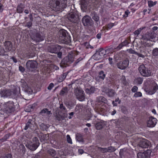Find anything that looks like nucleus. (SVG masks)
Instances as JSON below:
<instances>
[{
    "label": "nucleus",
    "mask_w": 158,
    "mask_h": 158,
    "mask_svg": "<svg viewBox=\"0 0 158 158\" xmlns=\"http://www.w3.org/2000/svg\"><path fill=\"white\" fill-rule=\"evenodd\" d=\"M54 84L52 83H50L47 87V89L48 90H51L54 87Z\"/></svg>",
    "instance_id": "obj_53"
},
{
    "label": "nucleus",
    "mask_w": 158,
    "mask_h": 158,
    "mask_svg": "<svg viewBox=\"0 0 158 158\" xmlns=\"http://www.w3.org/2000/svg\"><path fill=\"white\" fill-rule=\"evenodd\" d=\"M4 111L7 114H9L15 110L13 102L9 101L5 103L4 105Z\"/></svg>",
    "instance_id": "obj_8"
},
{
    "label": "nucleus",
    "mask_w": 158,
    "mask_h": 158,
    "mask_svg": "<svg viewBox=\"0 0 158 158\" xmlns=\"http://www.w3.org/2000/svg\"><path fill=\"white\" fill-rule=\"evenodd\" d=\"M121 81L122 83L124 85H127V82L126 80V78L125 76L122 77L121 78Z\"/></svg>",
    "instance_id": "obj_41"
},
{
    "label": "nucleus",
    "mask_w": 158,
    "mask_h": 158,
    "mask_svg": "<svg viewBox=\"0 0 158 158\" xmlns=\"http://www.w3.org/2000/svg\"><path fill=\"white\" fill-rule=\"evenodd\" d=\"M24 7L23 5L22 4L20 3L19 5L17 8V13H22L24 10Z\"/></svg>",
    "instance_id": "obj_31"
},
{
    "label": "nucleus",
    "mask_w": 158,
    "mask_h": 158,
    "mask_svg": "<svg viewBox=\"0 0 158 158\" xmlns=\"http://www.w3.org/2000/svg\"><path fill=\"white\" fill-rule=\"evenodd\" d=\"M44 69L45 73H50L51 71L50 68L47 67H44Z\"/></svg>",
    "instance_id": "obj_52"
},
{
    "label": "nucleus",
    "mask_w": 158,
    "mask_h": 158,
    "mask_svg": "<svg viewBox=\"0 0 158 158\" xmlns=\"http://www.w3.org/2000/svg\"><path fill=\"white\" fill-rule=\"evenodd\" d=\"M68 18L69 20L72 23H76L78 21V16L75 14L71 12L68 16Z\"/></svg>",
    "instance_id": "obj_10"
},
{
    "label": "nucleus",
    "mask_w": 158,
    "mask_h": 158,
    "mask_svg": "<svg viewBox=\"0 0 158 158\" xmlns=\"http://www.w3.org/2000/svg\"><path fill=\"white\" fill-rule=\"evenodd\" d=\"M76 139L77 141L80 142L84 143V142L83 135L80 133H77L76 134Z\"/></svg>",
    "instance_id": "obj_26"
},
{
    "label": "nucleus",
    "mask_w": 158,
    "mask_h": 158,
    "mask_svg": "<svg viewBox=\"0 0 158 158\" xmlns=\"http://www.w3.org/2000/svg\"><path fill=\"white\" fill-rule=\"evenodd\" d=\"M157 85L154 83L153 84L152 91L149 92V94H152L155 93L158 89Z\"/></svg>",
    "instance_id": "obj_30"
},
{
    "label": "nucleus",
    "mask_w": 158,
    "mask_h": 158,
    "mask_svg": "<svg viewBox=\"0 0 158 158\" xmlns=\"http://www.w3.org/2000/svg\"><path fill=\"white\" fill-rule=\"evenodd\" d=\"M102 35V33L101 32H99L97 35L96 37L98 39H100L101 38Z\"/></svg>",
    "instance_id": "obj_62"
},
{
    "label": "nucleus",
    "mask_w": 158,
    "mask_h": 158,
    "mask_svg": "<svg viewBox=\"0 0 158 158\" xmlns=\"http://www.w3.org/2000/svg\"><path fill=\"white\" fill-rule=\"evenodd\" d=\"M32 106H29L28 108H29V109L27 108H26L25 109V111L27 112H30L31 110V109H32Z\"/></svg>",
    "instance_id": "obj_60"
},
{
    "label": "nucleus",
    "mask_w": 158,
    "mask_h": 158,
    "mask_svg": "<svg viewBox=\"0 0 158 158\" xmlns=\"http://www.w3.org/2000/svg\"><path fill=\"white\" fill-rule=\"evenodd\" d=\"M107 152H114L115 150V148L112 146H110L107 148Z\"/></svg>",
    "instance_id": "obj_42"
},
{
    "label": "nucleus",
    "mask_w": 158,
    "mask_h": 158,
    "mask_svg": "<svg viewBox=\"0 0 158 158\" xmlns=\"http://www.w3.org/2000/svg\"><path fill=\"white\" fill-rule=\"evenodd\" d=\"M143 29V28H140L139 29H138L136 30L134 32V34L135 35H137L138 36L140 33L141 31Z\"/></svg>",
    "instance_id": "obj_45"
},
{
    "label": "nucleus",
    "mask_w": 158,
    "mask_h": 158,
    "mask_svg": "<svg viewBox=\"0 0 158 158\" xmlns=\"http://www.w3.org/2000/svg\"><path fill=\"white\" fill-rule=\"evenodd\" d=\"M105 92L109 97L114 96L116 94L114 90L112 89H107L105 90Z\"/></svg>",
    "instance_id": "obj_24"
},
{
    "label": "nucleus",
    "mask_w": 158,
    "mask_h": 158,
    "mask_svg": "<svg viewBox=\"0 0 158 158\" xmlns=\"http://www.w3.org/2000/svg\"><path fill=\"white\" fill-rule=\"evenodd\" d=\"M106 51L103 48H100L97 50L93 56V58L96 60H98L105 57Z\"/></svg>",
    "instance_id": "obj_5"
},
{
    "label": "nucleus",
    "mask_w": 158,
    "mask_h": 158,
    "mask_svg": "<svg viewBox=\"0 0 158 158\" xmlns=\"http://www.w3.org/2000/svg\"><path fill=\"white\" fill-rule=\"evenodd\" d=\"M67 139V142L71 144L72 143V139H71L70 136L69 135H67L66 136Z\"/></svg>",
    "instance_id": "obj_50"
},
{
    "label": "nucleus",
    "mask_w": 158,
    "mask_h": 158,
    "mask_svg": "<svg viewBox=\"0 0 158 158\" xmlns=\"http://www.w3.org/2000/svg\"><path fill=\"white\" fill-rule=\"evenodd\" d=\"M142 95V93L140 92H137L135 93L134 95V96L135 97L137 98L141 96Z\"/></svg>",
    "instance_id": "obj_55"
},
{
    "label": "nucleus",
    "mask_w": 158,
    "mask_h": 158,
    "mask_svg": "<svg viewBox=\"0 0 158 158\" xmlns=\"http://www.w3.org/2000/svg\"><path fill=\"white\" fill-rule=\"evenodd\" d=\"M75 93L77 99H85V93L83 90L76 89L75 90Z\"/></svg>",
    "instance_id": "obj_14"
},
{
    "label": "nucleus",
    "mask_w": 158,
    "mask_h": 158,
    "mask_svg": "<svg viewBox=\"0 0 158 158\" xmlns=\"http://www.w3.org/2000/svg\"><path fill=\"white\" fill-rule=\"evenodd\" d=\"M137 156L138 158H144L145 157L144 154L141 152L138 153Z\"/></svg>",
    "instance_id": "obj_49"
},
{
    "label": "nucleus",
    "mask_w": 158,
    "mask_h": 158,
    "mask_svg": "<svg viewBox=\"0 0 158 158\" xmlns=\"http://www.w3.org/2000/svg\"><path fill=\"white\" fill-rule=\"evenodd\" d=\"M60 108L61 110V111H62L63 113H66L67 112V110L64 106H63V104H61L60 105Z\"/></svg>",
    "instance_id": "obj_44"
},
{
    "label": "nucleus",
    "mask_w": 158,
    "mask_h": 158,
    "mask_svg": "<svg viewBox=\"0 0 158 158\" xmlns=\"http://www.w3.org/2000/svg\"><path fill=\"white\" fill-rule=\"evenodd\" d=\"M138 69L141 75L143 77H148L151 75V70L146 67L144 65H141Z\"/></svg>",
    "instance_id": "obj_7"
},
{
    "label": "nucleus",
    "mask_w": 158,
    "mask_h": 158,
    "mask_svg": "<svg viewBox=\"0 0 158 158\" xmlns=\"http://www.w3.org/2000/svg\"><path fill=\"white\" fill-rule=\"evenodd\" d=\"M128 52L132 54H136L137 52L132 48H130L128 50Z\"/></svg>",
    "instance_id": "obj_56"
},
{
    "label": "nucleus",
    "mask_w": 158,
    "mask_h": 158,
    "mask_svg": "<svg viewBox=\"0 0 158 158\" xmlns=\"http://www.w3.org/2000/svg\"><path fill=\"white\" fill-rule=\"evenodd\" d=\"M98 149L99 151L102 153H104L107 152V148H104L100 147H98Z\"/></svg>",
    "instance_id": "obj_43"
},
{
    "label": "nucleus",
    "mask_w": 158,
    "mask_h": 158,
    "mask_svg": "<svg viewBox=\"0 0 158 158\" xmlns=\"http://www.w3.org/2000/svg\"><path fill=\"white\" fill-rule=\"evenodd\" d=\"M82 23L85 26H89L92 25L90 18L88 16H84L82 19Z\"/></svg>",
    "instance_id": "obj_17"
},
{
    "label": "nucleus",
    "mask_w": 158,
    "mask_h": 158,
    "mask_svg": "<svg viewBox=\"0 0 158 158\" xmlns=\"http://www.w3.org/2000/svg\"><path fill=\"white\" fill-rule=\"evenodd\" d=\"M26 88L25 89V91L27 92L28 94H31L33 93V90L28 85H27L26 86Z\"/></svg>",
    "instance_id": "obj_38"
},
{
    "label": "nucleus",
    "mask_w": 158,
    "mask_h": 158,
    "mask_svg": "<svg viewBox=\"0 0 158 158\" xmlns=\"http://www.w3.org/2000/svg\"><path fill=\"white\" fill-rule=\"evenodd\" d=\"M155 36L156 34L154 33L148 32L143 36V38L144 40L152 41Z\"/></svg>",
    "instance_id": "obj_11"
},
{
    "label": "nucleus",
    "mask_w": 158,
    "mask_h": 158,
    "mask_svg": "<svg viewBox=\"0 0 158 158\" xmlns=\"http://www.w3.org/2000/svg\"><path fill=\"white\" fill-rule=\"evenodd\" d=\"M130 38H127L119 44L117 47V48H118L121 49L123 46H127L130 43Z\"/></svg>",
    "instance_id": "obj_23"
},
{
    "label": "nucleus",
    "mask_w": 158,
    "mask_h": 158,
    "mask_svg": "<svg viewBox=\"0 0 158 158\" xmlns=\"http://www.w3.org/2000/svg\"><path fill=\"white\" fill-rule=\"evenodd\" d=\"M50 6L56 11H62L66 6L65 1L64 0H52L50 2Z\"/></svg>",
    "instance_id": "obj_1"
},
{
    "label": "nucleus",
    "mask_w": 158,
    "mask_h": 158,
    "mask_svg": "<svg viewBox=\"0 0 158 158\" xmlns=\"http://www.w3.org/2000/svg\"><path fill=\"white\" fill-rule=\"evenodd\" d=\"M138 145L142 148H147L149 146V141L146 139H143L140 141Z\"/></svg>",
    "instance_id": "obj_19"
},
{
    "label": "nucleus",
    "mask_w": 158,
    "mask_h": 158,
    "mask_svg": "<svg viewBox=\"0 0 158 158\" xmlns=\"http://www.w3.org/2000/svg\"><path fill=\"white\" fill-rule=\"evenodd\" d=\"M152 54L154 56H158V48H155L153 50Z\"/></svg>",
    "instance_id": "obj_40"
},
{
    "label": "nucleus",
    "mask_w": 158,
    "mask_h": 158,
    "mask_svg": "<svg viewBox=\"0 0 158 158\" xmlns=\"http://www.w3.org/2000/svg\"><path fill=\"white\" fill-rule=\"evenodd\" d=\"M19 70L22 72H23L25 71V69L22 66H20L19 67Z\"/></svg>",
    "instance_id": "obj_61"
},
{
    "label": "nucleus",
    "mask_w": 158,
    "mask_h": 158,
    "mask_svg": "<svg viewBox=\"0 0 158 158\" xmlns=\"http://www.w3.org/2000/svg\"><path fill=\"white\" fill-rule=\"evenodd\" d=\"M0 94L2 97H3L4 98H11L10 96L12 94V92L9 90H2L1 91Z\"/></svg>",
    "instance_id": "obj_18"
},
{
    "label": "nucleus",
    "mask_w": 158,
    "mask_h": 158,
    "mask_svg": "<svg viewBox=\"0 0 158 158\" xmlns=\"http://www.w3.org/2000/svg\"><path fill=\"white\" fill-rule=\"evenodd\" d=\"M157 3V1L153 2L152 1L150 0L148 1V6L149 7H151L155 5Z\"/></svg>",
    "instance_id": "obj_35"
},
{
    "label": "nucleus",
    "mask_w": 158,
    "mask_h": 158,
    "mask_svg": "<svg viewBox=\"0 0 158 158\" xmlns=\"http://www.w3.org/2000/svg\"><path fill=\"white\" fill-rule=\"evenodd\" d=\"M20 89L19 87H18L14 89V94L15 96L14 99H25L22 96L20 93Z\"/></svg>",
    "instance_id": "obj_16"
},
{
    "label": "nucleus",
    "mask_w": 158,
    "mask_h": 158,
    "mask_svg": "<svg viewBox=\"0 0 158 158\" xmlns=\"http://www.w3.org/2000/svg\"><path fill=\"white\" fill-rule=\"evenodd\" d=\"M61 49V47L58 45H52L47 48L48 52L52 53H57Z\"/></svg>",
    "instance_id": "obj_9"
},
{
    "label": "nucleus",
    "mask_w": 158,
    "mask_h": 158,
    "mask_svg": "<svg viewBox=\"0 0 158 158\" xmlns=\"http://www.w3.org/2000/svg\"><path fill=\"white\" fill-rule=\"evenodd\" d=\"M130 12L128 10H126L124 12V14L123 15V17L126 18L128 16V15L130 14Z\"/></svg>",
    "instance_id": "obj_47"
},
{
    "label": "nucleus",
    "mask_w": 158,
    "mask_h": 158,
    "mask_svg": "<svg viewBox=\"0 0 158 158\" xmlns=\"http://www.w3.org/2000/svg\"><path fill=\"white\" fill-rule=\"evenodd\" d=\"M40 145L39 140L37 137H34L32 141H30L26 143L25 146L27 148L31 151L36 150Z\"/></svg>",
    "instance_id": "obj_3"
},
{
    "label": "nucleus",
    "mask_w": 158,
    "mask_h": 158,
    "mask_svg": "<svg viewBox=\"0 0 158 158\" xmlns=\"http://www.w3.org/2000/svg\"><path fill=\"white\" fill-rule=\"evenodd\" d=\"M143 50L141 49L140 53H136V54L139 57L144 58L145 56H147V52L145 49H143Z\"/></svg>",
    "instance_id": "obj_28"
},
{
    "label": "nucleus",
    "mask_w": 158,
    "mask_h": 158,
    "mask_svg": "<svg viewBox=\"0 0 158 158\" xmlns=\"http://www.w3.org/2000/svg\"><path fill=\"white\" fill-rule=\"evenodd\" d=\"M40 126L41 129L43 131L46 130L48 128L47 126L43 123L40 125Z\"/></svg>",
    "instance_id": "obj_46"
},
{
    "label": "nucleus",
    "mask_w": 158,
    "mask_h": 158,
    "mask_svg": "<svg viewBox=\"0 0 158 158\" xmlns=\"http://www.w3.org/2000/svg\"><path fill=\"white\" fill-rule=\"evenodd\" d=\"M108 60H109V63L110 64H113V58L112 57H109L108 58Z\"/></svg>",
    "instance_id": "obj_64"
},
{
    "label": "nucleus",
    "mask_w": 158,
    "mask_h": 158,
    "mask_svg": "<svg viewBox=\"0 0 158 158\" xmlns=\"http://www.w3.org/2000/svg\"><path fill=\"white\" fill-rule=\"evenodd\" d=\"M4 47L6 51H12L14 50L13 49L12 44L10 41H6L4 43Z\"/></svg>",
    "instance_id": "obj_20"
},
{
    "label": "nucleus",
    "mask_w": 158,
    "mask_h": 158,
    "mask_svg": "<svg viewBox=\"0 0 158 158\" xmlns=\"http://www.w3.org/2000/svg\"><path fill=\"white\" fill-rule=\"evenodd\" d=\"M10 136V134H7L6 135L3 137L4 138V139H5L6 140V139H8Z\"/></svg>",
    "instance_id": "obj_63"
},
{
    "label": "nucleus",
    "mask_w": 158,
    "mask_h": 158,
    "mask_svg": "<svg viewBox=\"0 0 158 158\" xmlns=\"http://www.w3.org/2000/svg\"><path fill=\"white\" fill-rule=\"evenodd\" d=\"M27 68L30 69H35L36 68L37 63L34 60H29L26 63Z\"/></svg>",
    "instance_id": "obj_15"
},
{
    "label": "nucleus",
    "mask_w": 158,
    "mask_h": 158,
    "mask_svg": "<svg viewBox=\"0 0 158 158\" xmlns=\"http://www.w3.org/2000/svg\"><path fill=\"white\" fill-rule=\"evenodd\" d=\"M106 76L103 71H101L99 73V77L100 79L104 80Z\"/></svg>",
    "instance_id": "obj_39"
},
{
    "label": "nucleus",
    "mask_w": 158,
    "mask_h": 158,
    "mask_svg": "<svg viewBox=\"0 0 158 158\" xmlns=\"http://www.w3.org/2000/svg\"><path fill=\"white\" fill-rule=\"evenodd\" d=\"M33 123V121L31 119H29L28 122L26 124L24 129L26 130L28 128H29L33 130L34 128Z\"/></svg>",
    "instance_id": "obj_22"
},
{
    "label": "nucleus",
    "mask_w": 158,
    "mask_h": 158,
    "mask_svg": "<svg viewBox=\"0 0 158 158\" xmlns=\"http://www.w3.org/2000/svg\"><path fill=\"white\" fill-rule=\"evenodd\" d=\"M115 25L114 23H110L106 25L105 26H104L103 28L104 30L108 31L111 29L113 26Z\"/></svg>",
    "instance_id": "obj_32"
},
{
    "label": "nucleus",
    "mask_w": 158,
    "mask_h": 158,
    "mask_svg": "<svg viewBox=\"0 0 158 158\" xmlns=\"http://www.w3.org/2000/svg\"><path fill=\"white\" fill-rule=\"evenodd\" d=\"M40 114L42 115H49L52 114V113L51 112V111L48 110L47 108H45L41 110L40 112Z\"/></svg>",
    "instance_id": "obj_27"
},
{
    "label": "nucleus",
    "mask_w": 158,
    "mask_h": 158,
    "mask_svg": "<svg viewBox=\"0 0 158 158\" xmlns=\"http://www.w3.org/2000/svg\"><path fill=\"white\" fill-rule=\"evenodd\" d=\"M73 53L72 52H69L68 56L64 57L61 62V64L64 65V66H68L73 62L74 60Z\"/></svg>",
    "instance_id": "obj_4"
},
{
    "label": "nucleus",
    "mask_w": 158,
    "mask_h": 158,
    "mask_svg": "<svg viewBox=\"0 0 158 158\" xmlns=\"http://www.w3.org/2000/svg\"><path fill=\"white\" fill-rule=\"evenodd\" d=\"M157 122V120L156 118L150 117L147 121V126L150 127H153L156 125Z\"/></svg>",
    "instance_id": "obj_13"
},
{
    "label": "nucleus",
    "mask_w": 158,
    "mask_h": 158,
    "mask_svg": "<svg viewBox=\"0 0 158 158\" xmlns=\"http://www.w3.org/2000/svg\"><path fill=\"white\" fill-rule=\"evenodd\" d=\"M138 90V87L137 86H134L132 89L131 91L133 92H136Z\"/></svg>",
    "instance_id": "obj_58"
},
{
    "label": "nucleus",
    "mask_w": 158,
    "mask_h": 158,
    "mask_svg": "<svg viewBox=\"0 0 158 158\" xmlns=\"http://www.w3.org/2000/svg\"><path fill=\"white\" fill-rule=\"evenodd\" d=\"M93 88L92 87L90 89H86L85 90V92L86 93L90 94L94 92V91H93Z\"/></svg>",
    "instance_id": "obj_54"
},
{
    "label": "nucleus",
    "mask_w": 158,
    "mask_h": 158,
    "mask_svg": "<svg viewBox=\"0 0 158 158\" xmlns=\"http://www.w3.org/2000/svg\"><path fill=\"white\" fill-rule=\"evenodd\" d=\"M48 154H49L50 155L52 156H55L56 154V151L53 149H49L48 151Z\"/></svg>",
    "instance_id": "obj_36"
},
{
    "label": "nucleus",
    "mask_w": 158,
    "mask_h": 158,
    "mask_svg": "<svg viewBox=\"0 0 158 158\" xmlns=\"http://www.w3.org/2000/svg\"><path fill=\"white\" fill-rule=\"evenodd\" d=\"M59 40L64 43L69 44L71 42V38L67 31L64 29H60L58 33Z\"/></svg>",
    "instance_id": "obj_2"
},
{
    "label": "nucleus",
    "mask_w": 158,
    "mask_h": 158,
    "mask_svg": "<svg viewBox=\"0 0 158 158\" xmlns=\"http://www.w3.org/2000/svg\"><path fill=\"white\" fill-rule=\"evenodd\" d=\"M129 63L128 60H124L121 61L117 64L118 67L120 69H123L127 67Z\"/></svg>",
    "instance_id": "obj_12"
},
{
    "label": "nucleus",
    "mask_w": 158,
    "mask_h": 158,
    "mask_svg": "<svg viewBox=\"0 0 158 158\" xmlns=\"http://www.w3.org/2000/svg\"><path fill=\"white\" fill-rule=\"evenodd\" d=\"M30 48H31L32 50L31 51V54L29 55V58H33L35 56L34 51L35 50V48L34 46L33 45L30 46Z\"/></svg>",
    "instance_id": "obj_34"
},
{
    "label": "nucleus",
    "mask_w": 158,
    "mask_h": 158,
    "mask_svg": "<svg viewBox=\"0 0 158 158\" xmlns=\"http://www.w3.org/2000/svg\"><path fill=\"white\" fill-rule=\"evenodd\" d=\"M2 158H12V156L10 154H6L5 156H2Z\"/></svg>",
    "instance_id": "obj_57"
},
{
    "label": "nucleus",
    "mask_w": 158,
    "mask_h": 158,
    "mask_svg": "<svg viewBox=\"0 0 158 158\" xmlns=\"http://www.w3.org/2000/svg\"><path fill=\"white\" fill-rule=\"evenodd\" d=\"M105 124L103 121H98L95 124V126L97 129L100 130L105 126Z\"/></svg>",
    "instance_id": "obj_25"
},
{
    "label": "nucleus",
    "mask_w": 158,
    "mask_h": 158,
    "mask_svg": "<svg viewBox=\"0 0 158 158\" xmlns=\"http://www.w3.org/2000/svg\"><path fill=\"white\" fill-rule=\"evenodd\" d=\"M64 79V78L63 77H62V76L61 75L60 76L58 79V81L59 82H61Z\"/></svg>",
    "instance_id": "obj_59"
},
{
    "label": "nucleus",
    "mask_w": 158,
    "mask_h": 158,
    "mask_svg": "<svg viewBox=\"0 0 158 158\" xmlns=\"http://www.w3.org/2000/svg\"><path fill=\"white\" fill-rule=\"evenodd\" d=\"M143 81V78L138 77L134 79V82L135 84L140 85L142 83Z\"/></svg>",
    "instance_id": "obj_33"
},
{
    "label": "nucleus",
    "mask_w": 158,
    "mask_h": 158,
    "mask_svg": "<svg viewBox=\"0 0 158 158\" xmlns=\"http://www.w3.org/2000/svg\"><path fill=\"white\" fill-rule=\"evenodd\" d=\"M30 36L32 40L37 42L42 41L45 38L44 36L42 35L40 33L35 31H31Z\"/></svg>",
    "instance_id": "obj_6"
},
{
    "label": "nucleus",
    "mask_w": 158,
    "mask_h": 158,
    "mask_svg": "<svg viewBox=\"0 0 158 158\" xmlns=\"http://www.w3.org/2000/svg\"><path fill=\"white\" fill-rule=\"evenodd\" d=\"M68 89L67 87L63 88L60 90V95L61 96H66L67 94Z\"/></svg>",
    "instance_id": "obj_29"
},
{
    "label": "nucleus",
    "mask_w": 158,
    "mask_h": 158,
    "mask_svg": "<svg viewBox=\"0 0 158 158\" xmlns=\"http://www.w3.org/2000/svg\"><path fill=\"white\" fill-rule=\"evenodd\" d=\"M32 20L29 22H28L27 23L26 26L28 28H30L31 27L32 25Z\"/></svg>",
    "instance_id": "obj_51"
},
{
    "label": "nucleus",
    "mask_w": 158,
    "mask_h": 158,
    "mask_svg": "<svg viewBox=\"0 0 158 158\" xmlns=\"http://www.w3.org/2000/svg\"><path fill=\"white\" fill-rule=\"evenodd\" d=\"M92 19L95 22H97L99 21V17L97 14L95 13H93L92 14Z\"/></svg>",
    "instance_id": "obj_37"
},
{
    "label": "nucleus",
    "mask_w": 158,
    "mask_h": 158,
    "mask_svg": "<svg viewBox=\"0 0 158 158\" xmlns=\"http://www.w3.org/2000/svg\"><path fill=\"white\" fill-rule=\"evenodd\" d=\"M120 102L121 101L119 100V99H115V101H113L112 102V103L114 106H116L118 105L117 102H118V104H120Z\"/></svg>",
    "instance_id": "obj_48"
},
{
    "label": "nucleus",
    "mask_w": 158,
    "mask_h": 158,
    "mask_svg": "<svg viewBox=\"0 0 158 158\" xmlns=\"http://www.w3.org/2000/svg\"><path fill=\"white\" fill-rule=\"evenodd\" d=\"M67 116L68 114L67 113L60 112L56 115V118L58 121H62L67 117Z\"/></svg>",
    "instance_id": "obj_21"
}]
</instances>
